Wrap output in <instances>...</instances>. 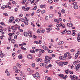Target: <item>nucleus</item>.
I'll return each mask as SVG.
<instances>
[{
  "instance_id": "obj_1",
  "label": "nucleus",
  "mask_w": 80,
  "mask_h": 80,
  "mask_svg": "<svg viewBox=\"0 0 80 80\" xmlns=\"http://www.w3.org/2000/svg\"><path fill=\"white\" fill-rule=\"evenodd\" d=\"M32 76H33V77L35 78L36 79L37 78H40V75H39V74L38 72H36L35 74H32Z\"/></svg>"
},
{
  "instance_id": "obj_2",
  "label": "nucleus",
  "mask_w": 80,
  "mask_h": 80,
  "mask_svg": "<svg viewBox=\"0 0 80 80\" xmlns=\"http://www.w3.org/2000/svg\"><path fill=\"white\" fill-rule=\"evenodd\" d=\"M80 68V64L77 65H75V69L76 71H77Z\"/></svg>"
},
{
  "instance_id": "obj_3",
  "label": "nucleus",
  "mask_w": 80,
  "mask_h": 80,
  "mask_svg": "<svg viewBox=\"0 0 80 80\" xmlns=\"http://www.w3.org/2000/svg\"><path fill=\"white\" fill-rule=\"evenodd\" d=\"M28 33L29 35V37L30 38L32 37V31H28Z\"/></svg>"
},
{
  "instance_id": "obj_4",
  "label": "nucleus",
  "mask_w": 80,
  "mask_h": 80,
  "mask_svg": "<svg viewBox=\"0 0 80 80\" xmlns=\"http://www.w3.org/2000/svg\"><path fill=\"white\" fill-rule=\"evenodd\" d=\"M42 47L43 49L45 50H47V51H48V50H49L47 48V47L45 46H43Z\"/></svg>"
},
{
  "instance_id": "obj_5",
  "label": "nucleus",
  "mask_w": 80,
  "mask_h": 80,
  "mask_svg": "<svg viewBox=\"0 0 80 80\" xmlns=\"http://www.w3.org/2000/svg\"><path fill=\"white\" fill-rule=\"evenodd\" d=\"M14 28H16V29H18V30H20V26L17 25V24H16L14 26Z\"/></svg>"
},
{
  "instance_id": "obj_6",
  "label": "nucleus",
  "mask_w": 80,
  "mask_h": 80,
  "mask_svg": "<svg viewBox=\"0 0 80 80\" xmlns=\"http://www.w3.org/2000/svg\"><path fill=\"white\" fill-rule=\"evenodd\" d=\"M27 57L28 58H29V59H32V56L31 54H29L27 56Z\"/></svg>"
},
{
  "instance_id": "obj_7",
  "label": "nucleus",
  "mask_w": 80,
  "mask_h": 80,
  "mask_svg": "<svg viewBox=\"0 0 80 80\" xmlns=\"http://www.w3.org/2000/svg\"><path fill=\"white\" fill-rule=\"evenodd\" d=\"M67 25L69 27H72L73 26V24L72 23H68Z\"/></svg>"
},
{
  "instance_id": "obj_8",
  "label": "nucleus",
  "mask_w": 80,
  "mask_h": 80,
  "mask_svg": "<svg viewBox=\"0 0 80 80\" xmlns=\"http://www.w3.org/2000/svg\"><path fill=\"white\" fill-rule=\"evenodd\" d=\"M8 71V69H6V71H5V73H7V76H10V73Z\"/></svg>"
},
{
  "instance_id": "obj_9",
  "label": "nucleus",
  "mask_w": 80,
  "mask_h": 80,
  "mask_svg": "<svg viewBox=\"0 0 80 80\" xmlns=\"http://www.w3.org/2000/svg\"><path fill=\"white\" fill-rule=\"evenodd\" d=\"M60 25H61V27H62V28H65V25L62 23H61Z\"/></svg>"
},
{
  "instance_id": "obj_10",
  "label": "nucleus",
  "mask_w": 80,
  "mask_h": 80,
  "mask_svg": "<svg viewBox=\"0 0 80 80\" xmlns=\"http://www.w3.org/2000/svg\"><path fill=\"white\" fill-rule=\"evenodd\" d=\"M36 60L37 62H42V59L40 58H38V59H36Z\"/></svg>"
},
{
  "instance_id": "obj_11",
  "label": "nucleus",
  "mask_w": 80,
  "mask_h": 80,
  "mask_svg": "<svg viewBox=\"0 0 80 80\" xmlns=\"http://www.w3.org/2000/svg\"><path fill=\"white\" fill-rule=\"evenodd\" d=\"M70 72L69 69H66L65 70V72L66 74H68Z\"/></svg>"
},
{
  "instance_id": "obj_12",
  "label": "nucleus",
  "mask_w": 80,
  "mask_h": 80,
  "mask_svg": "<svg viewBox=\"0 0 80 80\" xmlns=\"http://www.w3.org/2000/svg\"><path fill=\"white\" fill-rule=\"evenodd\" d=\"M73 8H74V9L75 10H77V9H78V6L77 5H75L73 6Z\"/></svg>"
},
{
  "instance_id": "obj_13",
  "label": "nucleus",
  "mask_w": 80,
  "mask_h": 80,
  "mask_svg": "<svg viewBox=\"0 0 80 80\" xmlns=\"http://www.w3.org/2000/svg\"><path fill=\"white\" fill-rule=\"evenodd\" d=\"M46 6L45 5H42L41 4L40 5V8H45L46 7Z\"/></svg>"
},
{
  "instance_id": "obj_14",
  "label": "nucleus",
  "mask_w": 80,
  "mask_h": 80,
  "mask_svg": "<svg viewBox=\"0 0 80 80\" xmlns=\"http://www.w3.org/2000/svg\"><path fill=\"white\" fill-rule=\"evenodd\" d=\"M24 35L25 37H28V33L26 32H24Z\"/></svg>"
},
{
  "instance_id": "obj_15",
  "label": "nucleus",
  "mask_w": 80,
  "mask_h": 80,
  "mask_svg": "<svg viewBox=\"0 0 80 80\" xmlns=\"http://www.w3.org/2000/svg\"><path fill=\"white\" fill-rule=\"evenodd\" d=\"M67 30L66 29H65L62 32H61V33L62 34H65V33H67Z\"/></svg>"
},
{
  "instance_id": "obj_16",
  "label": "nucleus",
  "mask_w": 80,
  "mask_h": 80,
  "mask_svg": "<svg viewBox=\"0 0 80 80\" xmlns=\"http://www.w3.org/2000/svg\"><path fill=\"white\" fill-rule=\"evenodd\" d=\"M11 43H15V40L14 39H12L11 40Z\"/></svg>"
},
{
  "instance_id": "obj_17",
  "label": "nucleus",
  "mask_w": 80,
  "mask_h": 80,
  "mask_svg": "<svg viewBox=\"0 0 80 80\" xmlns=\"http://www.w3.org/2000/svg\"><path fill=\"white\" fill-rule=\"evenodd\" d=\"M39 51L40 52H41L42 53H45V50H43L39 49Z\"/></svg>"
},
{
  "instance_id": "obj_18",
  "label": "nucleus",
  "mask_w": 80,
  "mask_h": 80,
  "mask_svg": "<svg viewBox=\"0 0 80 80\" xmlns=\"http://www.w3.org/2000/svg\"><path fill=\"white\" fill-rule=\"evenodd\" d=\"M48 2L49 3L51 4L53 3V1L52 0H48Z\"/></svg>"
},
{
  "instance_id": "obj_19",
  "label": "nucleus",
  "mask_w": 80,
  "mask_h": 80,
  "mask_svg": "<svg viewBox=\"0 0 80 80\" xmlns=\"http://www.w3.org/2000/svg\"><path fill=\"white\" fill-rule=\"evenodd\" d=\"M18 58L19 59H22V55L21 54H20L18 56Z\"/></svg>"
},
{
  "instance_id": "obj_20",
  "label": "nucleus",
  "mask_w": 80,
  "mask_h": 80,
  "mask_svg": "<svg viewBox=\"0 0 80 80\" xmlns=\"http://www.w3.org/2000/svg\"><path fill=\"white\" fill-rule=\"evenodd\" d=\"M24 23L26 25H28V22L27 21H25Z\"/></svg>"
},
{
  "instance_id": "obj_21",
  "label": "nucleus",
  "mask_w": 80,
  "mask_h": 80,
  "mask_svg": "<svg viewBox=\"0 0 80 80\" xmlns=\"http://www.w3.org/2000/svg\"><path fill=\"white\" fill-rule=\"evenodd\" d=\"M45 62H46L47 63L48 62H49V63H50V60L48 59H45V60H44Z\"/></svg>"
},
{
  "instance_id": "obj_22",
  "label": "nucleus",
  "mask_w": 80,
  "mask_h": 80,
  "mask_svg": "<svg viewBox=\"0 0 80 80\" xmlns=\"http://www.w3.org/2000/svg\"><path fill=\"white\" fill-rule=\"evenodd\" d=\"M47 62H45L43 63V67L46 66V65H47Z\"/></svg>"
},
{
  "instance_id": "obj_23",
  "label": "nucleus",
  "mask_w": 80,
  "mask_h": 80,
  "mask_svg": "<svg viewBox=\"0 0 80 80\" xmlns=\"http://www.w3.org/2000/svg\"><path fill=\"white\" fill-rule=\"evenodd\" d=\"M62 44H63V42L62 41V42H60L58 43V45H61Z\"/></svg>"
},
{
  "instance_id": "obj_24",
  "label": "nucleus",
  "mask_w": 80,
  "mask_h": 80,
  "mask_svg": "<svg viewBox=\"0 0 80 80\" xmlns=\"http://www.w3.org/2000/svg\"><path fill=\"white\" fill-rule=\"evenodd\" d=\"M14 47L15 48H18V44H15L14 45Z\"/></svg>"
},
{
  "instance_id": "obj_25",
  "label": "nucleus",
  "mask_w": 80,
  "mask_h": 80,
  "mask_svg": "<svg viewBox=\"0 0 80 80\" xmlns=\"http://www.w3.org/2000/svg\"><path fill=\"white\" fill-rule=\"evenodd\" d=\"M21 49H22V50H27V49L26 48H24V47H22L21 48Z\"/></svg>"
},
{
  "instance_id": "obj_26",
  "label": "nucleus",
  "mask_w": 80,
  "mask_h": 80,
  "mask_svg": "<svg viewBox=\"0 0 80 80\" xmlns=\"http://www.w3.org/2000/svg\"><path fill=\"white\" fill-rule=\"evenodd\" d=\"M78 57V54H77V53H76L75 54V57L74 58H75V59H76Z\"/></svg>"
},
{
  "instance_id": "obj_27",
  "label": "nucleus",
  "mask_w": 80,
  "mask_h": 80,
  "mask_svg": "<svg viewBox=\"0 0 80 80\" xmlns=\"http://www.w3.org/2000/svg\"><path fill=\"white\" fill-rule=\"evenodd\" d=\"M67 33L68 35H70V34L71 33V31L70 30L68 31L67 32Z\"/></svg>"
},
{
  "instance_id": "obj_28",
  "label": "nucleus",
  "mask_w": 80,
  "mask_h": 80,
  "mask_svg": "<svg viewBox=\"0 0 80 80\" xmlns=\"http://www.w3.org/2000/svg\"><path fill=\"white\" fill-rule=\"evenodd\" d=\"M37 6H35L32 9V10H35L37 9Z\"/></svg>"
},
{
  "instance_id": "obj_29",
  "label": "nucleus",
  "mask_w": 80,
  "mask_h": 80,
  "mask_svg": "<svg viewBox=\"0 0 80 80\" xmlns=\"http://www.w3.org/2000/svg\"><path fill=\"white\" fill-rule=\"evenodd\" d=\"M61 12L62 13H65V10L62 9L61 10Z\"/></svg>"
},
{
  "instance_id": "obj_30",
  "label": "nucleus",
  "mask_w": 80,
  "mask_h": 80,
  "mask_svg": "<svg viewBox=\"0 0 80 80\" xmlns=\"http://www.w3.org/2000/svg\"><path fill=\"white\" fill-rule=\"evenodd\" d=\"M17 65L18 67H19V68H21V67H22L21 65H20V64L18 63L17 64Z\"/></svg>"
},
{
  "instance_id": "obj_31",
  "label": "nucleus",
  "mask_w": 80,
  "mask_h": 80,
  "mask_svg": "<svg viewBox=\"0 0 80 80\" xmlns=\"http://www.w3.org/2000/svg\"><path fill=\"white\" fill-rule=\"evenodd\" d=\"M30 52L31 53H34L35 52V51L33 50H30Z\"/></svg>"
},
{
  "instance_id": "obj_32",
  "label": "nucleus",
  "mask_w": 80,
  "mask_h": 80,
  "mask_svg": "<svg viewBox=\"0 0 80 80\" xmlns=\"http://www.w3.org/2000/svg\"><path fill=\"white\" fill-rule=\"evenodd\" d=\"M54 22H57V23H59L58 20V19H54Z\"/></svg>"
},
{
  "instance_id": "obj_33",
  "label": "nucleus",
  "mask_w": 80,
  "mask_h": 80,
  "mask_svg": "<svg viewBox=\"0 0 80 80\" xmlns=\"http://www.w3.org/2000/svg\"><path fill=\"white\" fill-rule=\"evenodd\" d=\"M59 77H62V78H63V74H60L59 75Z\"/></svg>"
},
{
  "instance_id": "obj_34",
  "label": "nucleus",
  "mask_w": 80,
  "mask_h": 80,
  "mask_svg": "<svg viewBox=\"0 0 80 80\" xmlns=\"http://www.w3.org/2000/svg\"><path fill=\"white\" fill-rule=\"evenodd\" d=\"M15 21L16 22H20V19H16Z\"/></svg>"
},
{
  "instance_id": "obj_35",
  "label": "nucleus",
  "mask_w": 80,
  "mask_h": 80,
  "mask_svg": "<svg viewBox=\"0 0 80 80\" xmlns=\"http://www.w3.org/2000/svg\"><path fill=\"white\" fill-rule=\"evenodd\" d=\"M66 57L64 56H62V60H65L66 59Z\"/></svg>"
},
{
  "instance_id": "obj_36",
  "label": "nucleus",
  "mask_w": 80,
  "mask_h": 80,
  "mask_svg": "<svg viewBox=\"0 0 80 80\" xmlns=\"http://www.w3.org/2000/svg\"><path fill=\"white\" fill-rule=\"evenodd\" d=\"M58 13L59 14V17H61V12H58Z\"/></svg>"
},
{
  "instance_id": "obj_37",
  "label": "nucleus",
  "mask_w": 80,
  "mask_h": 80,
  "mask_svg": "<svg viewBox=\"0 0 80 80\" xmlns=\"http://www.w3.org/2000/svg\"><path fill=\"white\" fill-rule=\"evenodd\" d=\"M46 30H48V31H50V30H52V28H47L46 29Z\"/></svg>"
},
{
  "instance_id": "obj_38",
  "label": "nucleus",
  "mask_w": 80,
  "mask_h": 80,
  "mask_svg": "<svg viewBox=\"0 0 80 80\" xmlns=\"http://www.w3.org/2000/svg\"><path fill=\"white\" fill-rule=\"evenodd\" d=\"M20 72V70L19 69H18L15 71V73H18Z\"/></svg>"
},
{
  "instance_id": "obj_39",
  "label": "nucleus",
  "mask_w": 80,
  "mask_h": 80,
  "mask_svg": "<svg viewBox=\"0 0 80 80\" xmlns=\"http://www.w3.org/2000/svg\"><path fill=\"white\" fill-rule=\"evenodd\" d=\"M77 40H78V42H80V37L79 38V37H78L77 38Z\"/></svg>"
},
{
  "instance_id": "obj_40",
  "label": "nucleus",
  "mask_w": 80,
  "mask_h": 80,
  "mask_svg": "<svg viewBox=\"0 0 80 80\" xmlns=\"http://www.w3.org/2000/svg\"><path fill=\"white\" fill-rule=\"evenodd\" d=\"M20 21L21 22H25V19L23 18H21L20 19Z\"/></svg>"
},
{
  "instance_id": "obj_41",
  "label": "nucleus",
  "mask_w": 80,
  "mask_h": 80,
  "mask_svg": "<svg viewBox=\"0 0 80 80\" xmlns=\"http://www.w3.org/2000/svg\"><path fill=\"white\" fill-rule=\"evenodd\" d=\"M40 12H41V10H40V9H39L37 10V13H39Z\"/></svg>"
},
{
  "instance_id": "obj_42",
  "label": "nucleus",
  "mask_w": 80,
  "mask_h": 80,
  "mask_svg": "<svg viewBox=\"0 0 80 80\" xmlns=\"http://www.w3.org/2000/svg\"><path fill=\"white\" fill-rule=\"evenodd\" d=\"M13 69L14 70H17V67L15 66H14L13 68Z\"/></svg>"
},
{
  "instance_id": "obj_43",
  "label": "nucleus",
  "mask_w": 80,
  "mask_h": 80,
  "mask_svg": "<svg viewBox=\"0 0 80 80\" xmlns=\"http://www.w3.org/2000/svg\"><path fill=\"white\" fill-rule=\"evenodd\" d=\"M0 24H1L2 25H5V24L2 22H0Z\"/></svg>"
},
{
  "instance_id": "obj_44",
  "label": "nucleus",
  "mask_w": 80,
  "mask_h": 80,
  "mask_svg": "<svg viewBox=\"0 0 80 80\" xmlns=\"http://www.w3.org/2000/svg\"><path fill=\"white\" fill-rule=\"evenodd\" d=\"M70 78H74V77H75V75H73V76L70 75Z\"/></svg>"
},
{
  "instance_id": "obj_45",
  "label": "nucleus",
  "mask_w": 80,
  "mask_h": 80,
  "mask_svg": "<svg viewBox=\"0 0 80 80\" xmlns=\"http://www.w3.org/2000/svg\"><path fill=\"white\" fill-rule=\"evenodd\" d=\"M52 17H53V14H50L49 15V18H52Z\"/></svg>"
},
{
  "instance_id": "obj_46",
  "label": "nucleus",
  "mask_w": 80,
  "mask_h": 80,
  "mask_svg": "<svg viewBox=\"0 0 80 80\" xmlns=\"http://www.w3.org/2000/svg\"><path fill=\"white\" fill-rule=\"evenodd\" d=\"M45 32V29H42L41 31V32L42 33H44V32Z\"/></svg>"
},
{
  "instance_id": "obj_47",
  "label": "nucleus",
  "mask_w": 80,
  "mask_h": 80,
  "mask_svg": "<svg viewBox=\"0 0 80 80\" xmlns=\"http://www.w3.org/2000/svg\"><path fill=\"white\" fill-rule=\"evenodd\" d=\"M35 64L34 63H33L32 64V67H33V68H34V67H35Z\"/></svg>"
},
{
  "instance_id": "obj_48",
  "label": "nucleus",
  "mask_w": 80,
  "mask_h": 80,
  "mask_svg": "<svg viewBox=\"0 0 80 80\" xmlns=\"http://www.w3.org/2000/svg\"><path fill=\"white\" fill-rule=\"evenodd\" d=\"M68 77L67 75H66L65 76V77H63V79H65V78H67Z\"/></svg>"
},
{
  "instance_id": "obj_49",
  "label": "nucleus",
  "mask_w": 80,
  "mask_h": 80,
  "mask_svg": "<svg viewBox=\"0 0 80 80\" xmlns=\"http://www.w3.org/2000/svg\"><path fill=\"white\" fill-rule=\"evenodd\" d=\"M52 52H53V51H52V50H49V51H48V53H52Z\"/></svg>"
},
{
  "instance_id": "obj_50",
  "label": "nucleus",
  "mask_w": 80,
  "mask_h": 80,
  "mask_svg": "<svg viewBox=\"0 0 80 80\" xmlns=\"http://www.w3.org/2000/svg\"><path fill=\"white\" fill-rule=\"evenodd\" d=\"M10 19L12 20L13 21V20H14V18H13V17H11L10 18Z\"/></svg>"
},
{
  "instance_id": "obj_51",
  "label": "nucleus",
  "mask_w": 80,
  "mask_h": 80,
  "mask_svg": "<svg viewBox=\"0 0 80 80\" xmlns=\"http://www.w3.org/2000/svg\"><path fill=\"white\" fill-rule=\"evenodd\" d=\"M45 10H43V11H41V13L42 14H43V13H45Z\"/></svg>"
},
{
  "instance_id": "obj_52",
  "label": "nucleus",
  "mask_w": 80,
  "mask_h": 80,
  "mask_svg": "<svg viewBox=\"0 0 80 80\" xmlns=\"http://www.w3.org/2000/svg\"><path fill=\"white\" fill-rule=\"evenodd\" d=\"M37 32L38 33H40V29H38Z\"/></svg>"
},
{
  "instance_id": "obj_53",
  "label": "nucleus",
  "mask_w": 80,
  "mask_h": 80,
  "mask_svg": "<svg viewBox=\"0 0 80 80\" xmlns=\"http://www.w3.org/2000/svg\"><path fill=\"white\" fill-rule=\"evenodd\" d=\"M1 8L2 9H4L5 8V6H2V7Z\"/></svg>"
},
{
  "instance_id": "obj_54",
  "label": "nucleus",
  "mask_w": 80,
  "mask_h": 80,
  "mask_svg": "<svg viewBox=\"0 0 80 80\" xmlns=\"http://www.w3.org/2000/svg\"><path fill=\"white\" fill-rule=\"evenodd\" d=\"M23 16V14H20L19 15V17H20V18L22 17Z\"/></svg>"
},
{
  "instance_id": "obj_55",
  "label": "nucleus",
  "mask_w": 80,
  "mask_h": 80,
  "mask_svg": "<svg viewBox=\"0 0 80 80\" xmlns=\"http://www.w3.org/2000/svg\"><path fill=\"white\" fill-rule=\"evenodd\" d=\"M72 35H73V36H75V32H73L72 33Z\"/></svg>"
},
{
  "instance_id": "obj_56",
  "label": "nucleus",
  "mask_w": 80,
  "mask_h": 80,
  "mask_svg": "<svg viewBox=\"0 0 80 80\" xmlns=\"http://www.w3.org/2000/svg\"><path fill=\"white\" fill-rule=\"evenodd\" d=\"M56 26L57 27H61V25H60V23L59 24H57L56 25Z\"/></svg>"
},
{
  "instance_id": "obj_57",
  "label": "nucleus",
  "mask_w": 80,
  "mask_h": 80,
  "mask_svg": "<svg viewBox=\"0 0 80 80\" xmlns=\"http://www.w3.org/2000/svg\"><path fill=\"white\" fill-rule=\"evenodd\" d=\"M3 15H5V16H8V14H7V13H3Z\"/></svg>"
},
{
  "instance_id": "obj_58",
  "label": "nucleus",
  "mask_w": 80,
  "mask_h": 80,
  "mask_svg": "<svg viewBox=\"0 0 80 80\" xmlns=\"http://www.w3.org/2000/svg\"><path fill=\"white\" fill-rule=\"evenodd\" d=\"M54 2L55 3H57V2H59V0H54Z\"/></svg>"
},
{
  "instance_id": "obj_59",
  "label": "nucleus",
  "mask_w": 80,
  "mask_h": 80,
  "mask_svg": "<svg viewBox=\"0 0 80 80\" xmlns=\"http://www.w3.org/2000/svg\"><path fill=\"white\" fill-rule=\"evenodd\" d=\"M40 66H41V67H42V66L43 67V63H41L40 64Z\"/></svg>"
},
{
  "instance_id": "obj_60",
  "label": "nucleus",
  "mask_w": 80,
  "mask_h": 80,
  "mask_svg": "<svg viewBox=\"0 0 80 80\" xmlns=\"http://www.w3.org/2000/svg\"><path fill=\"white\" fill-rule=\"evenodd\" d=\"M72 5H77V2H74L72 3Z\"/></svg>"
},
{
  "instance_id": "obj_61",
  "label": "nucleus",
  "mask_w": 80,
  "mask_h": 80,
  "mask_svg": "<svg viewBox=\"0 0 80 80\" xmlns=\"http://www.w3.org/2000/svg\"><path fill=\"white\" fill-rule=\"evenodd\" d=\"M80 36V33L79 32L78 33V35H77V37H79Z\"/></svg>"
},
{
  "instance_id": "obj_62",
  "label": "nucleus",
  "mask_w": 80,
  "mask_h": 80,
  "mask_svg": "<svg viewBox=\"0 0 80 80\" xmlns=\"http://www.w3.org/2000/svg\"><path fill=\"white\" fill-rule=\"evenodd\" d=\"M48 59V56H45V60Z\"/></svg>"
},
{
  "instance_id": "obj_63",
  "label": "nucleus",
  "mask_w": 80,
  "mask_h": 80,
  "mask_svg": "<svg viewBox=\"0 0 80 80\" xmlns=\"http://www.w3.org/2000/svg\"><path fill=\"white\" fill-rule=\"evenodd\" d=\"M75 77H74V78L72 77V78H71V80H77L76 79H75Z\"/></svg>"
},
{
  "instance_id": "obj_64",
  "label": "nucleus",
  "mask_w": 80,
  "mask_h": 80,
  "mask_svg": "<svg viewBox=\"0 0 80 80\" xmlns=\"http://www.w3.org/2000/svg\"><path fill=\"white\" fill-rule=\"evenodd\" d=\"M47 80H52V78H51L49 77L47 79Z\"/></svg>"
}]
</instances>
